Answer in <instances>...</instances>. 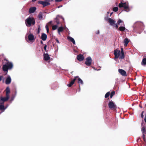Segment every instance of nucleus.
Wrapping results in <instances>:
<instances>
[{
    "label": "nucleus",
    "mask_w": 146,
    "mask_h": 146,
    "mask_svg": "<svg viewBox=\"0 0 146 146\" xmlns=\"http://www.w3.org/2000/svg\"><path fill=\"white\" fill-rule=\"evenodd\" d=\"M25 23L27 27H30L32 25L35 24V20L33 17H29L25 20Z\"/></svg>",
    "instance_id": "1"
},
{
    "label": "nucleus",
    "mask_w": 146,
    "mask_h": 146,
    "mask_svg": "<svg viewBox=\"0 0 146 146\" xmlns=\"http://www.w3.org/2000/svg\"><path fill=\"white\" fill-rule=\"evenodd\" d=\"M143 27H144L143 24L142 23L139 21L136 22L133 25V29L135 31L141 29Z\"/></svg>",
    "instance_id": "2"
},
{
    "label": "nucleus",
    "mask_w": 146,
    "mask_h": 146,
    "mask_svg": "<svg viewBox=\"0 0 146 146\" xmlns=\"http://www.w3.org/2000/svg\"><path fill=\"white\" fill-rule=\"evenodd\" d=\"M105 19L109 23L111 26H113V27H115L116 29H117L118 27V25L115 23L116 21L115 20L110 18H108V17L107 19L106 18Z\"/></svg>",
    "instance_id": "3"
},
{
    "label": "nucleus",
    "mask_w": 146,
    "mask_h": 146,
    "mask_svg": "<svg viewBox=\"0 0 146 146\" xmlns=\"http://www.w3.org/2000/svg\"><path fill=\"white\" fill-rule=\"evenodd\" d=\"M118 6L120 8L123 7L125 9H126L125 11L127 12H128L130 11L129 8V5L128 3L126 2L122 3V2H121L119 4Z\"/></svg>",
    "instance_id": "4"
},
{
    "label": "nucleus",
    "mask_w": 146,
    "mask_h": 146,
    "mask_svg": "<svg viewBox=\"0 0 146 146\" xmlns=\"http://www.w3.org/2000/svg\"><path fill=\"white\" fill-rule=\"evenodd\" d=\"M92 59L90 56L86 58L85 59V64L88 66H90L92 63Z\"/></svg>",
    "instance_id": "5"
},
{
    "label": "nucleus",
    "mask_w": 146,
    "mask_h": 146,
    "mask_svg": "<svg viewBox=\"0 0 146 146\" xmlns=\"http://www.w3.org/2000/svg\"><path fill=\"white\" fill-rule=\"evenodd\" d=\"M121 54L120 51V50L115 49L114 50V54L115 56V59L118 58L120 56V54Z\"/></svg>",
    "instance_id": "6"
},
{
    "label": "nucleus",
    "mask_w": 146,
    "mask_h": 146,
    "mask_svg": "<svg viewBox=\"0 0 146 146\" xmlns=\"http://www.w3.org/2000/svg\"><path fill=\"white\" fill-rule=\"evenodd\" d=\"M38 4L42 5L44 7L50 5V3L48 1H38Z\"/></svg>",
    "instance_id": "7"
},
{
    "label": "nucleus",
    "mask_w": 146,
    "mask_h": 146,
    "mask_svg": "<svg viewBox=\"0 0 146 146\" xmlns=\"http://www.w3.org/2000/svg\"><path fill=\"white\" fill-rule=\"evenodd\" d=\"M108 106L109 108L111 109L116 108V106L115 105L114 103L112 101L109 102L108 104Z\"/></svg>",
    "instance_id": "8"
},
{
    "label": "nucleus",
    "mask_w": 146,
    "mask_h": 146,
    "mask_svg": "<svg viewBox=\"0 0 146 146\" xmlns=\"http://www.w3.org/2000/svg\"><path fill=\"white\" fill-rule=\"evenodd\" d=\"M5 110V108L4 106V104L0 102V110L1 111V112L0 113V114L4 112Z\"/></svg>",
    "instance_id": "9"
},
{
    "label": "nucleus",
    "mask_w": 146,
    "mask_h": 146,
    "mask_svg": "<svg viewBox=\"0 0 146 146\" xmlns=\"http://www.w3.org/2000/svg\"><path fill=\"white\" fill-rule=\"evenodd\" d=\"M11 82V79L10 76L9 75L8 76V77L6 78L5 83L6 84H10Z\"/></svg>",
    "instance_id": "10"
},
{
    "label": "nucleus",
    "mask_w": 146,
    "mask_h": 146,
    "mask_svg": "<svg viewBox=\"0 0 146 146\" xmlns=\"http://www.w3.org/2000/svg\"><path fill=\"white\" fill-rule=\"evenodd\" d=\"M9 99L5 97L1 96L0 97V102L4 104L5 102H7Z\"/></svg>",
    "instance_id": "11"
},
{
    "label": "nucleus",
    "mask_w": 146,
    "mask_h": 146,
    "mask_svg": "<svg viewBox=\"0 0 146 146\" xmlns=\"http://www.w3.org/2000/svg\"><path fill=\"white\" fill-rule=\"evenodd\" d=\"M78 76H76L70 82V83L67 85V86L69 87H70L74 84L75 81L76 80L77 78H78Z\"/></svg>",
    "instance_id": "12"
},
{
    "label": "nucleus",
    "mask_w": 146,
    "mask_h": 146,
    "mask_svg": "<svg viewBox=\"0 0 146 146\" xmlns=\"http://www.w3.org/2000/svg\"><path fill=\"white\" fill-rule=\"evenodd\" d=\"M44 59L45 61H47L50 59V57L48 54L47 53H44L43 54Z\"/></svg>",
    "instance_id": "13"
},
{
    "label": "nucleus",
    "mask_w": 146,
    "mask_h": 146,
    "mask_svg": "<svg viewBox=\"0 0 146 146\" xmlns=\"http://www.w3.org/2000/svg\"><path fill=\"white\" fill-rule=\"evenodd\" d=\"M77 58V59L80 61H82L84 58L83 55L81 54L78 55Z\"/></svg>",
    "instance_id": "14"
},
{
    "label": "nucleus",
    "mask_w": 146,
    "mask_h": 146,
    "mask_svg": "<svg viewBox=\"0 0 146 146\" xmlns=\"http://www.w3.org/2000/svg\"><path fill=\"white\" fill-rule=\"evenodd\" d=\"M28 40L30 41L32 40L34 41L35 40L34 36L31 34H30L28 36Z\"/></svg>",
    "instance_id": "15"
},
{
    "label": "nucleus",
    "mask_w": 146,
    "mask_h": 146,
    "mask_svg": "<svg viewBox=\"0 0 146 146\" xmlns=\"http://www.w3.org/2000/svg\"><path fill=\"white\" fill-rule=\"evenodd\" d=\"M119 72L120 73L121 75L123 76H126V72L123 69H119Z\"/></svg>",
    "instance_id": "16"
},
{
    "label": "nucleus",
    "mask_w": 146,
    "mask_h": 146,
    "mask_svg": "<svg viewBox=\"0 0 146 146\" xmlns=\"http://www.w3.org/2000/svg\"><path fill=\"white\" fill-rule=\"evenodd\" d=\"M121 51H120V53L121 54V55L119 58L121 59H123L125 57V56L123 48H121Z\"/></svg>",
    "instance_id": "17"
},
{
    "label": "nucleus",
    "mask_w": 146,
    "mask_h": 146,
    "mask_svg": "<svg viewBox=\"0 0 146 146\" xmlns=\"http://www.w3.org/2000/svg\"><path fill=\"white\" fill-rule=\"evenodd\" d=\"M6 64L7 65L9 69H11L13 67V64L11 62H9L8 61L7 63Z\"/></svg>",
    "instance_id": "18"
},
{
    "label": "nucleus",
    "mask_w": 146,
    "mask_h": 146,
    "mask_svg": "<svg viewBox=\"0 0 146 146\" xmlns=\"http://www.w3.org/2000/svg\"><path fill=\"white\" fill-rule=\"evenodd\" d=\"M36 9V8L35 7H33L30 8L29 12L30 13H34Z\"/></svg>",
    "instance_id": "19"
},
{
    "label": "nucleus",
    "mask_w": 146,
    "mask_h": 146,
    "mask_svg": "<svg viewBox=\"0 0 146 146\" xmlns=\"http://www.w3.org/2000/svg\"><path fill=\"white\" fill-rule=\"evenodd\" d=\"M47 38V36L46 34L44 33L42 34L41 38L43 41L45 40Z\"/></svg>",
    "instance_id": "20"
},
{
    "label": "nucleus",
    "mask_w": 146,
    "mask_h": 146,
    "mask_svg": "<svg viewBox=\"0 0 146 146\" xmlns=\"http://www.w3.org/2000/svg\"><path fill=\"white\" fill-rule=\"evenodd\" d=\"M129 42V39L127 38H125L124 40V46H127Z\"/></svg>",
    "instance_id": "21"
},
{
    "label": "nucleus",
    "mask_w": 146,
    "mask_h": 146,
    "mask_svg": "<svg viewBox=\"0 0 146 146\" xmlns=\"http://www.w3.org/2000/svg\"><path fill=\"white\" fill-rule=\"evenodd\" d=\"M67 38L68 40L72 42L73 44H75V40L73 38L70 36H68Z\"/></svg>",
    "instance_id": "22"
},
{
    "label": "nucleus",
    "mask_w": 146,
    "mask_h": 146,
    "mask_svg": "<svg viewBox=\"0 0 146 146\" xmlns=\"http://www.w3.org/2000/svg\"><path fill=\"white\" fill-rule=\"evenodd\" d=\"M3 70L4 72H7L9 69L6 64L3 65Z\"/></svg>",
    "instance_id": "23"
},
{
    "label": "nucleus",
    "mask_w": 146,
    "mask_h": 146,
    "mask_svg": "<svg viewBox=\"0 0 146 146\" xmlns=\"http://www.w3.org/2000/svg\"><path fill=\"white\" fill-rule=\"evenodd\" d=\"M58 17H61L63 20H64V18L62 16H60L59 15H57L55 19L56 20V22L57 25L59 24L60 23V22L57 18Z\"/></svg>",
    "instance_id": "24"
},
{
    "label": "nucleus",
    "mask_w": 146,
    "mask_h": 146,
    "mask_svg": "<svg viewBox=\"0 0 146 146\" xmlns=\"http://www.w3.org/2000/svg\"><path fill=\"white\" fill-rule=\"evenodd\" d=\"M64 28L62 27H59L58 29V33L60 35V32L62 31L63 30Z\"/></svg>",
    "instance_id": "25"
},
{
    "label": "nucleus",
    "mask_w": 146,
    "mask_h": 146,
    "mask_svg": "<svg viewBox=\"0 0 146 146\" xmlns=\"http://www.w3.org/2000/svg\"><path fill=\"white\" fill-rule=\"evenodd\" d=\"M117 29L118 30L121 31H123L125 29V27L123 26L120 27L119 28H118Z\"/></svg>",
    "instance_id": "26"
},
{
    "label": "nucleus",
    "mask_w": 146,
    "mask_h": 146,
    "mask_svg": "<svg viewBox=\"0 0 146 146\" xmlns=\"http://www.w3.org/2000/svg\"><path fill=\"white\" fill-rule=\"evenodd\" d=\"M145 125H143L141 128V131L142 133H146V130L145 129Z\"/></svg>",
    "instance_id": "27"
},
{
    "label": "nucleus",
    "mask_w": 146,
    "mask_h": 146,
    "mask_svg": "<svg viewBox=\"0 0 146 146\" xmlns=\"http://www.w3.org/2000/svg\"><path fill=\"white\" fill-rule=\"evenodd\" d=\"M141 64L143 66L146 65V58H144L141 62Z\"/></svg>",
    "instance_id": "28"
},
{
    "label": "nucleus",
    "mask_w": 146,
    "mask_h": 146,
    "mask_svg": "<svg viewBox=\"0 0 146 146\" xmlns=\"http://www.w3.org/2000/svg\"><path fill=\"white\" fill-rule=\"evenodd\" d=\"M38 17L39 20H42V12L39 13L38 15Z\"/></svg>",
    "instance_id": "29"
},
{
    "label": "nucleus",
    "mask_w": 146,
    "mask_h": 146,
    "mask_svg": "<svg viewBox=\"0 0 146 146\" xmlns=\"http://www.w3.org/2000/svg\"><path fill=\"white\" fill-rule=\"evenodd\" d=\"M78 83L79 84H80L81 85H82L83 84V82L82 80L80 78L78 77Z\"/></svg>",
    "instance_id": "30"
},
{
    "label": "nucleus",
    "mask_w": 146,
    "mask_h": 146,
    "mask_svg": "<svg viewBox=\"0 0 146 146\" xmlns=\"http://www.w3.org/2000/svg\"><path fill=\"white\" fill-rule=\"evenodd\" d=\"M123 22V21L122 20L119 19L117 21V23H116V24L118 25H119L120 23H122Z\"/></svg>",
    "instance_id": "31"
},
{
    "label": "nucleus",
    "mask_w": 146,
    "mask_h": 146,
    "mask_svg": "<svg viewBox=\"0 0 146 146\" xmlns=\"http://www.w3.org/2000/svg\"><path fill=\"white\" fill-rule=\"evenodd\" d=\"M6 93L9 94L10 92V89L9 87H7L6 88Z\"/></svg>",
    "instance_id": "32"
},
{
    "label": "nucleus",
    "mask_w": 146,
    "mask_h": 146,
    "mask_svg": "<svg viewBox=\"0 0 146 146\" xmlns=\"http://www.w3.org/2000/svg\"><path fill=\"white\" fill-rule=\"evenodd\" d=\"M58 27V26L56 25H54L52 27V29L53 30H54L56 29Z\"/></svg>",
    "instance_id": "33"
},
{
    "label": "nucleus",
    "mask_w": 146,
    "mask_h": 146,
    "mask_svg": "<svg viewBox=\"0 0 146 146\" xmlns=\"http://www.w3.org/2000/svg\"><path fill=\"white\" fill-rule=\"evenodd\" d=\"M118 8L117 7H115L113 8V10L114 12H117L118 11Z\"/></svg>",
    "instance_id": "34"
},
{
    "label": "nucleus",
    "mask_w": 146,
    "mask_h": 146,
    "mask_svg": "<svg viewBox=\"0 0 146 146\" xmlns=\"http://www.w3.org/2000/svg\"><path fill=\"white\" fill-rule=\"evenodd\" d=\"M110 93L109 92H107L105 96V98H108L110 96Z\"/></svg>",
    "instance_id": "35"
},
{
    "label": "nucleus",
    "mask_w": 146,
    "mask_h": 146,
    "mask_svg": "<svg viewBox=\"0 0 146 146\" xmlns=\"http://www.w3.org/2000/svg\"><path fill=\"white\" fill-rule=\"evenodd\" d=\"M115 94V92L114 91L112 92L110 94V97L112 98L113 96Z\"/></svg>",
    "instance_id": "36"
},
{
    "label": "nucleus",
    "mask_w": 146,
    "mask_h": 146,
    "mask_svg": "<svg viewBox=\"0 0 146 146\" xmlns=\"http://www.w3.org/2000/svg\"><path fill=\"white\" fill-rule=\"evenodd\" d=\"M2 80H3V82H4V78L2 76H0V81H1Z\"/></svg>",
    "instance_id": "37"
},
{
    "label": "nucleus",
    "mask_w": 146,
    "mask_h": 146,
    "mask_svg": "<svg viewBox=\"0 0 146 146\" xmlns=\"http://www.w3.org/2000/svg\"><path fill=\"white\" fill-rule=\"evenodd\" d=\"M15 98V96H13V97H12L10 100V103H12V101H13L14 99Z\"/></svg>",
    "instance_id": "38"
},
{
    "label": "nucleus",
    "mask_w": 146,
    "mask_h": 146,
    "mask_svg": "<svg viewBox=\"0 0 146 146\" xmlns=\"http://www.w3.org/2000/svg\"><path fill=\"white\" fill-rule=\"evenodd\" d=\"M45 28H46V30L47 31V32L48 33L49 32V29L48 27V26L47 25H46Z\"/></svg>",
    "instance_id": "39"
},
{
    "label": "nucleus",
    "mask_w": 146,
    "mask_h": 146,
    "mask_svg": "<svg viewBox=\"0 0 146 146\" xmlns=\"http://www.w3.org/2000/svg\"><path fill=\"white\" fill-rule=\"evenodd\" d=\"M5 97L8 99H9V96L8 93H6V97Z\"/></svg>",
    "instance_id": "40"
},
{
    "label": "nucleus",
    "mask_w": 146,
    "mask_h": 146,
    "mask_svg": "<svg viewBox=\"0 0 146 146\" xmlns=\"http://www.w3.org/2000/svg\"><path fill=\"white\" fill-rule=\"evenodd\" d=\"M40 26H38V33H39L40 32Z\"/></svg>",
    "instance_id": "41"
},
{
    "label": "nucleus",
    "mask_w": 146,
    "mask_h": 146,
    "mask_svg": "<svg viewBox=\"0 0 146 146\" xmlns=\"http://www.w3.org/2000/svg\"><path fill=\"white\" fill-rule=\"evenodd\" d=\"M46 47H47V45L46 44H45L44 46V49L45 51L46 50Z\"/></svg>",
    "instance_id": "42"
},
{
    "label": "nucleus",
    "mask_w": 146,
    "mask_h": 146,
    "mask_svg": "<svg viewBox=\"0 0 146 146\" xmlns=\"http://www.w3.org/2000/svg\"><path fill=\"white\" fill-rule=\"evenodd\" d=\"M55 40L59 44L60 43L58 39L57 38L55 39Z\"/></svg>",
    "instance_id": "43"
},
{
    "label": "nucleus",
    "mask_w": 146,
    "mask_h": 146,
    "mask_svg": "<svg viewBox=\"0 0 146 146\" xmlns=\"http://www.w3.org/2000/svg\"><path fill=\"white\" fill-rule=\"evenodd\" d=\"M143 111H142L141 114V116L142 117V118H143Z\"/></svg>",
    "instance_id": "44"
},
{
    "label": "nucleus",
    "mask_w": 146,
    "mask_h": 146,
    "mask_svg": "<svg viewBox=\"0 0 146 146\" xmlns=\"http://www.w3.org/2000/svg\"><path fill=\"white\" fill-rule=\"evenodd\" d=\"M9 105L8 104H7L6 106H5V110L7 108V107L9 106Z\"/></svg>",
    "instance_id": "45"
},
{
    "label": "nucleus",
    "mask_w": 146,
    "mask_h": 146,
    "mask_svg": "<svg viewBox=\"0 0 146 146\" xmlns=\"http://www.w3.org/2000/svg\"><path fill=\"white\" fill-rule=\"evenodd\" d=\"M144 120L145 122L146 123V115L145 116Z\"/></svg>",
    "instance_id": "46"
},
{
    "label": "nucleus",
    "mask_w": 146,
    "mask_h": 146,
    "mask_svg": "<svg viewBox=\"0 0 146 146\" xmlns=\"http://www.w3.org/2000/svg\"><path fill=\"white\" fill-rule=\"evenodd\" d=\"M145 133H143V138L145 137Z\"/></svg>",
    "instance_id": "47"
},
{
    "label": "nucleus",
    "mask_w": 146,
    "mask_h": 146,
    "mask_svg": "<svg viewBox=\"0 0 146 146\" xmlns=\"http://www.w3.org/2000/svg\"><path fill=\"white\" fill-rule=\"evenodd\" d=\"M100 33V32H99V30H98L97 32H96V34H98L99 33Z\"/></svg>",
    "instance_id": "48"
},
{
    "label": "nucleus",
    "mask_w": 146,
    "mask_h": 146,
    "mask_svg": "<svg viewBox=\"0 0 146 146\" xmlns=\"http://www.w3.org/2000/svg\"><path fill=\"white\" fill-rule=\"evenodd\" d=\"M54 0H48V1H47L49 2H50V1H53Z\"/></svg>",
    "instance_id": "49"
},
{
    "label": "nucleus",
    "mask_w": 146,
    "mask_h": 146,
    "mask_svg": "<svg viewBox=\"0 0 146 146\" xmlns=\"http://www.w3.org/2000/svg\"><path fill=\"white\" fill-rule=\"evenodd\" d=\"M62 7V5H60L59 6H58V8H59L61 7Z\"/></svg>",
    "instance_id": "50"
},
{
    "label": "nucleus",
    "mask_w": 146,
    "mask_h": 146,
    "mask_svg": "<svg viewBox=\"0 0 146 146\" xmlns=\"http://www.w3.org/2000/svg\"><path fill=\"white\" fill-rule=\"evenodd\" d=\"M52 23V21H50L48 23V24H51Z\"/></svg>",
    "instance_id": "51"
},
{
    "label": "nucleus",
    "mask_w": 146,
    "mask_h": 146,
    "mask_svg": "<svg viewBox=\"0 0 146 146\" xmlns=\"http://www.w3.org/2000/svg\"><path fill=\"white\" fill-rule=\"evenodd\" d=\"M92 67L94 69V70H96V69L94 67L92 66Z\"/></svg>",
    "instance_id": "52"
},
{
    "label": "nucleus",
    "mask_w": 146,
    "mask_h": 146,
    "mask_svg": "<svg viewBox=\"0 0 146 146\" xmlns=\"http://www.w3.org/2000/svg\"><path fill=\"white\" fill-rule=\"evenodd\" d=\"M143 139L144 141H145V137H143Z\"/></svg>",
    "instance_id": "53"
},
{
    "label": "nucleus",
    "mask_w": 146,
    "mask_h": 146,
    "mask_svg": "<svg viewBox=\"0 0 146 146\" xmlns=\"http://www.w3.org/2000/svg\"><path fill=\"white\" fill-rule=\"evenodd\" d=\"M40 43L41 44H43V42H42V40L40 41Z\"/></svg>",
    "instance_id": "54"
},
{
    "label": "nucleus",
    "mask_w": 146,
    "mask_h": 146,
    "mask_svg": "<svg viewBox=\"0 0 146 146\" xmlns=\"http://www.w3.org/2000/svg\"><path fill=\"white\" fill-rule=\"evenodd\" d=\"M37 0H32V2H35V1H36Z\"/></svg>",
    "instance_id": "55"
},
{
    "label": "nucleus",
    "mask_w": 146,
    "mask_h": 146,
    "mask_svg": "<svg viewBox=\"0 0 146 146\" xmlns=\"http://www.w3.org/2000/svg\"><path fill=\"white\" fill-rule=\"evenodd\" d=\"M79 86L80 88L78 90V92H80V85H79Z\"/></svg>",
    "instance_id": "56"
},
{
    "label": "nucleus",
    "mask_w": 146,
    "mask_h": 146,
    "mask_svg": "<svg viewBox=\"0 0 146 146\" xmlns=\"http://www.w3.org/2000/svg\"><path fill=\"white\" fill-rule=\"evenodd\" d=\"M113 13V12L111 13L110 14V16H111Z\"/></svg>",
    "instance_id": "57"
},
{
    "label": "nucleus",
    "mask_w": 146,
    "mask_h": 146,
    "mask_svg": "<svg viewBox=\"0 0 146 146\" xmlns=\"http://www.w3.org/2000/svg\"><path fill=\"white\" fill-rule=\"evenodd\" d=\"M100 70V69H98V70L96 69V70L97 71H99Z\"/></svg>",
    "instance_id": "58"
},
{
    "label": "nucleus",
    "mask_w": 146,
    "mask_h": 146,
    "mask_svg": "<svg viewBox=\"0 0 146 146\" xmlns=\"http://www.w3.org/2000/svg\"><path fill=\"white\" fill-rule=\"evenodd\" d=\"M109 12H108V14H109Z\"/></svg>",
    "instance_id": "59"
},
{
    "label": "nucleus",
    "mask_w": 146,
    "mask_h": 146,
    "mask_svg": "<svg viewBox=\"0 0 146 146\" xmlns=\"http://www.w3.org/2000/svg\"><path fill=\"white\" fill-rule=\"evenodd\" d=\"M15 94H16V92H15Z\"/></svg>",
    "instance_id": "60"
},
{
    "label": "nucleus",
    "mask_w": 146,
    "mask_h": 146,
    "mask_svg": "<svg viewBox=\"0 0 146 146\" xmlns=\"http://www.w3.org/2000/svg\"><path fill=\"white\" fill-rule=\"evenodd\" d=\"M145 106H146V104H145Z\"/></svg>",
    "instance_id": "61"
}]
</instances>
